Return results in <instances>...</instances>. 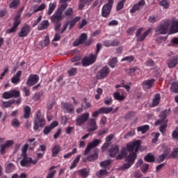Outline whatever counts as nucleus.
Segmentation results:
<instances>
[{
    "label": "nucleus",
    "mask_w": 178,
    "mask_h": 178,
    "mask_svg": "<svg viewBox=\"0 0 178 178\" xmlns=\"http://www.w3.org/2000/svg\"><path fill=\"white\" fill-rule=\"evenodd\" d=\"M70 0H60L63 4L60 6V7L56 10L55 13L51 16V20L52 23H54V30L56 31H59V29L62 27V20H63V12L66 8H67V3Z\"/></svg>",
    "instance_id": "nucleus-1"
},
{
    "label": "nucleus",
    "mask_w": 178,
    "mask_h": 178,
    "mask_svg": "<svg viewBox=\"0 0 178 178\" xmlns=\"http://www.w3.org/2000/svg\"><path fill=\"white\" fill-rule=\"evenodd\" d=\"M169 113H170V108L165 109L160 114V119L155 122L156 126H159V124H161L159 130L162 134H165V132L166 131V127H168V120L166 118H168V115H169Z\"/></svg>",
    "instance_id": "nucleus-2"
},
{
    "label": "nucleus",
    "mask_w": 178,
    "mask_h": 178,
    "mask_svg": "<svg viewBox=\"0 0 178 178\" xmlns=\"http://www.w3.org/2000/svg\"><path fill=\"white\" fill-rule=\"evenodd\" d=\"M22 13H23V8H21L17 13V15L13 18V27L7 29L6 34H12V33H16L22 23Z\"/></svg>",
    "instance_id": "nucleus-3"
},
{
    "label": "nucleus",
    "mask_w": 178,
    "mask_h": 178,
    "mask_svg": "<svg viewBox=\"0 0 178 178\" xmlns=\"http://www.w3.org/2000/svg\"><path fill=\"white\" fill-rule=\"evenodd\" d=\"M45 123H47V121L44 115L41 113V110H38L33 121V130L37 131V130H39L40 127L42 129L45 126Z\"/></svg>",
    "instance_id": "nucleus-4"
},
{
    "label": "nucleus",
    "mask_w": 178,
    "mask_h": 178,
    "mask_svg": "<svg viewBox=\"0 0 178 178\" xmlns=\"http://www.w3.org/2000/svg\"><path fill=\"white\" fill-rule=\"evenodd\" d=\"M136 159H137V153L131 152L126 157L125 161L128 163H125L122 165V166L118 168V170L122 171L124 170V169H130L131 165H134V162H136Z\"/></svg>",
    "instance_id": "nucleus-5"
},
{
    "label": "nucleus",
    "mask_w": 178,
    "mask_h": 178,
    "mask_svg": "<svg viewBox=\"0 0 178 178\" xmlns=\"http://www.w3.org/2000/svg\"><path fill=\"white\" fill-rule=\"evenodd\" d=\"M22 159L20 161V165L22 168H30L31 163L33 165H37L38 160H33L31 157L27 156V152H24L22 154Z\"/></svg>",
    "instance_id": "nucleus-6"
},
{
    "label": "nucleus",
    "mask_w": 178,
    "mask_h": 178,
    "mask_svg": "<svg viewBox=\"0 0 178 178\" xmlns=\"http://www.w3.org/2000/svg\"><path fill=\"white\" fill-rule=\"evenodd\" d=\"M113 0H108V2L104 4L102 8V17H109L111 12H112V6H113Z\"/></svg>",
    "instance_id": "nucleus-7"
},
{
    "label": "nucleus",
    "mask_w": 178,
    "mask_h": 178,
    "mask_svg": "<svg viewBox=\"0 0 178 178\" xmlns=\"http://www.w3.org/2000/svg\"><path fill=\"white\" fill-rule=\"evenodd\" d=\"M172 23V19H166L160 24L157 27L156 31L160 34H168V30H169V26Z\"/></svg>",
    "instance_id": "nucleus-8"
},
{
    "label": "nucleus",
    "mask_w": 178,
    "mask_h": 178,
    "mask_svg": "<svg viewBox=\"0 0 178 178\" xmlns=\"http://www.w3.org/2000/svg\"><path fill=\"white\" fill-rule=\"evenodd\" d=\"M80 20V17H76L73 18L72 20H68L65 22L63 26V29L60 31V34H63L64 32L66 31L67 29V26H69V30H72L74 26H76V23Z\"/></svg>",
    "instance_id": "nucleus-9"
},
{
    "label": "nucleus",
    "mask_w": 178,
    "mask_h": 178,
    "mask_svg": "<svg viewBox=\"0 0 178 178\" xmlns=\"http://www.w3.org/2000/svg\"><path fill=\"white\" fill-rule=\"evenodd\" d=\"M111 73V69L107 65L103 67L96 74L97 80H102V79H106L108 75Z\"/></svg>",
    "instance_id": "nucleus-10"
},
{
    "label": "nucleus",
    "mask_w": 178,
    "mask_h": 178,
    "mask_svg": "<svg viewBox=\"0 0 178 178\" xmlns=\"http://www.w3.org/2000/svg\"><path fill=\"white\" fill-rule=\"evenodd\" d=\"M61 108L64 113H69L70 115L74 113V106L72 103L63 102L61 103Z\"/></svg>",
    "instance_id": "nucleus-11"
},
{
    "label": "nucleus",
    "mask_w": 178,
    "mask_h": 178,
    "mask_svg": "<svg viewBox=\"0 0 178 178\" xmlns=\"http://www.w3.org/2000/svg\"><path fill=\"white\" fill-rule=\"evenodd\" d=\"M97 60V55H94L91 54L88 57H84L82 60V66H90V65H92V63H95V61Z\"/></svg>",
    "instance_id": "nucleus-12"
},
{
    "label": "nucleus",
    "mask_w": 178,
    "mask_h": 178,
    "mask_svg": "<svg viewBox=\"0 0 178 178\" xmlns=\"http://www.w3.org/2000/svg\"><path fill=\"white\" fill-rule=\"evenodd\" d=\"M14 144L15 141L12 140H7L6 143L1 144L0 145V154L1 155H5V154H6V151H8L9 148H12Z\"/></svg>",
    "instance_id": "nucleus-13"
},
{
    "label": "nucleus",
    "mask_w": 178,
    "mask_h": 178,
    "mask_svg": "<svg viewBox=\"0 0 178 178\" xmlns=\"http://www.w3.org/2000/svg\"><path fill=\"white\" fill-rule=\"evenodd\" d=\"M140 145H141V140H136L131 144L127 145V149L129 151V152H130V154L131 152H134L133 151H135L134 153L136 154V152H138Z\"/></svg>",
    "instance_id": "nucleus-14"
},
{
    "label": "nucleus",
    "mask_w": 178,
    "mask_h": 178,
    "mask_svg": "<svg viewBox=\"0 0 178 178\" xmlns=\"http://www.w3.org/2000/svg\"><path fill=\"white\" fill-rule=\"evenodd\" d=\"M39 81L40 76L37 74H31L26 81V84L29 87H33V86H35Z\"/></svg>",
    "instance_id": "nucleus-15"
},
{
    "label": "nucleus",
    "mask_w": 178,
    "mask_h": 178,
    "mask_svg": "<svg viewBox=\"0 0 178 178\" xmlns=\"http://www.w3.org/2000/svg\"><path fill=\"white\" fill-rule=\"evenodd\" d=\"M99 140L95 139L92 142L88 143L83 152V155H88L90 151H91L92 148H95V147H98V145H99Z\"/></svg>",
    "instance_id": "nucleus-16"
},
{
    "label": "nucleus",
    "mask_w": 178,
    "mask_h": 178,
    "mask_svg": "<svg viewBox=\"0 0 178 178\" xmlns=\"http://www.w3.org/2000/svg\"><path fill=\"white\" fill-rule=\"evenodd\" d=\"M90 118L89 113H85L82 115H79L76 119V126H81V124H84L88 118Z\"/></svg>",
    "instance_id": "nucleus-17"
},
{
    "label": "nucleus",
    "mask_w": 178,
    "mask_h": 178,
    "mask_svg": "<svg viewBox=\"0 0 178 178\" xmlns=\"http://www.w3.org/2000/svg\"><path fill=\"white\" fill-rule=\"evenodd\" d=\"M31 31V27H30V25L25 24L18 33V37H20L21 38H23V37H27V35L30 34Z\"/></svg>",
    "instance_id": "nucleus-18"
},
{
    "label": "nucleus",
    "mask_w": 178,
    "mask_h": 178,
    "mask_svg": "<svg viewBox=\"0 0 178 178\" xmlns=\"http://www.w3.org/2000/svg\"><path fill=\"white\" fill-rule=\"evenodd\" d=\"M87 38H88V36L87 35V33H81L78 39H76L74 42L73 43L74 47H79V45H81L83 44L86 43V41H87Z\"/></svg>",
    "instance_id": "nucleus-19"
},
{
    "label": "nucleus",
    "mask_w": 178,
    "mask_h": 178,
    "mask_svg": "<svg viewBox=\"0 0 178 178\" xmlns=\"http://www.w3.org/2000/svg\"><path fill=\"white\" fill-rule=\"evenodd\" d=\"M58 124H59V123L57 121H54L49 126H46L44 128L43 134L45 136H48V134H49V133H51V131H52V130H54V129H55V127H57V126H58Z\"/></svg>",
    "instance_id": "nucleus-20"
},
{
    "label": "nucleus",
    "mask_w": 178,
    "mask_h": 178,
    "mask_svg": "<svg viewBox=\"0 0 178 178\" xmlns=\"http://www.w3.org/2000/svg\"><path fill=\"white\" fill-rule=\"evenodd\" d=\"M145 6V1L140 0L137 3L133 6L132 8L130 10V13H136L137 10L143 9Z\"/></svg>",
    "instance_id": "nucleus-21"
},
{
    "label": "nucleus",
    "mask_w": 178,
    "mask_h": 178,
    "mask_svg": "<svg viewBox=\"0 0 178 178\" xmlns=\"http://www.w3.org/2000/svg\"><path fill=\"white\" fill-rule=\"evenodd\" d=\"M170 33L171 34H176L178 33V19H172L170 22Z\"/></svg>",
    "instance_id": "nucleus-22"
},
{
    "label": "nucleus",
    "mask_w": 178,
    "mask_h": 178,
    "mask_svg": "<svg viewBox=\"0 0 178 178\" xmlns=\"http://www.w3.org/2000/svg\"><path fill=\"white\" fill-rule=\"evenodd\" d=\"M154 84H155V79H151L144 81L142 86L144 90H149L154 87Z\"/></svg>",
    "instance_id": "nucleus-23"
},
{
    "label": "nucleus",
    "mask_w": 178,
    "mask_h": 178,
    "mask_svg": "<svg viewBox=\"0 0 178 178\" xmlns=\"http://www.w3.org/2000/svg\"><path fill=\"white\" fill-rule=\"evenodd\" d=\"M178 64V55H175L172 56L170 58H169L168 61V65L170 69H172L173 67H176Z\"/></svg>",
    "instance_id": "nucleus-24"
},
{
    "label": "nucleus",
    "mask_w": 178,
    "mask_h": 178,
    "mask_svg": "<svg viewBox=\"0 0 178 178\" xmlns=\"http://www.w3.org/2000/svg\"><path fill=\"white\" fill-rule=\"evenodd\" d=\"M89 123V128L88 129V131H95L98 127H97V121L95 118H90L88 120Z\"/></svg>",
    "instance_id": "nucleus-25"
},
{
    "label": "nucleus",
    "mask_w": 178,
    "mask_h": 178,
    "mask_svg": "<svg viewBox=\"0 0 178 178\" xmlns=\"http://www.w3.org/2000/svg\"><path fill=\"white\" fill-rule=\"evenodd\" d=\"M161 103V95L159 93H157L154 95L153 99H152V103L151 104V108H155V106H158L159 104Z\"/></svg>",
    "instance_id": "nucleus-26"
},
{
    "label": "nucleus",
    "mask_w": 178,
    "mask_h": 178,
    "mask_svg": "<svg viewBox=\"0 0 178 178\" xmlns=\"http://www.w3.org/2000/svg\"><path fill=\"white\" fill-rule=\"evenodd\" d=\"M120 147L119 145H115L112 146L111 148L109 149L110 156L111 158H115L118 154H119Z\"/></svg>",
    "instance_id": "nucleus-27"
},
{
    "label": "nucleus",
    "mask_w": 178,
    "mask_h": 178,
    "mask_svg": "<svg viewBox=\"0 0 178 178\" xmlns=\"http://www.w3.org/2000/svg\"><path fill=\"white\" fill-rule=\"evenodd\" d=\"M22 73V70H19L17 72L16 74L13 76L11 79V83H13V84H19Z\"/></svg>",
    "instance_id": "nucleus-28"
},
{
    "label": "nucleus",
    "mask_w": 178,
    "mask_h": 178,
    "mask_svg": "<svg viewBox=\"0 0 178 178\" xmlns=\"http://www.w3.org/2000/svg\"><path fill=\"white\" fill-rule=\"evenodd\" d=\"M49 27V21L48 20H43L40 25L38 26V30L41 31L42 30H47Z\"/></svg>",
    "instance_id": "nucleus-29"
},
{
    "label": "nucleus",
    "mask_w": 178,
    "mask_h": 178,
    "mask_svg": "<svg viewBox=\"0 0 178 178\" xmlns=\"http://www.w3.org/2000/svg\"><path fill=\"white\" fill-rule=\"evenodd\" d=\"M78 175L83 178L88 177V175H90V169L88 168H83L81 170H78Z\"/></svg>",
    "instance_id": "nucleus-30"
},
{
    "label": "nucleus",
    "mask_w": 178,
    "mask_h": 178,
    "mask_svg": "<svg viewBox=\"0 0 178 178\" xmlns=\"http://www.w3.org/2000/svg\"><path fill=\"white\" fill-rule=\"evenodd\" d=\"M151 31V29H148L143 34L139 35V36L136 37V40L138 42H141L147 38V36L149 34V32Z\"/></svg>",
    "instance_id": "nucleus-31"
},
{
    "label": "nucleus",
    "mask_w": 178,
    "mask_h": 178,
    "mask_svg": "<svg viewBox=\"0 0 178 178\" xmlns=\"http://www.w3.org/2000/svg\"><path fill=\"white\" fill-rule=\"evenodd\" d=\"M80 158H81V154H79L76 156V157L72 161V163L70 167V170H73V169H74V168H76L77 163H79V162H80Z\"/></svg>",
    "instance_id": "nucleus-32"
},
{
    "label": "nucleus",
    "mask_w": 178,
    "mask_h": 178,
    "mask_svg": "<svg viewBox=\"0 0 178 178\" xmlns=\"http://www.w3.org/2000/svg\"><path fill=\"white\" fill-rule=\"evenodd\" d=\"M81 108H83L84 111H87L89 108H91V103L88 102L87 98H83L81 102Z\"/></svg>",
    "instance_id": "nucleus-33"
},
{
    "label": "nucleus",
    "mask_w": 178,
    "mask_h": 178,
    "mask_svg": "<svg viewBox=\"0 0 178 178\" xmlns=\"http://www.w3.org/2000/svg\"><path fill=\"white\" fill-rule=\"evenodd\" d=\"M99 109L100 113L108 115V113H111L113 111V107H102Z\"/></svg>",
    "instance_id": "nucleus-34"
},
{
    "label": "nucleus",
    "mask_w": 178,
    "mask_h": 178,
    "mask_svg": "<svg viewBox=\"0 0 178 178\" xmlns=\"http://www.w3.org/2000/svg\"><path fill=\"white\" fill-rule=\"evenodd\" d=\"M56 169V166L53 165L49 168L50 172L47 173L46 178H54L55 177V175H56V170H54Z\"/></svg>",
    "instance_id": "nucleus-35"
},
{
    "label": "nucleus",
    "mask_w": 178,
    "mask_h": 178,
    "mask_svg": "<svg viewBox=\"0 0 178 178\" xmlns=\"http://www.w3.org/2000/svg\"><path fill=\"white\" fill-rule=\"evenodd\" d=\"M31 113V108L29 106L24 107V118L29 119L30 118V114Z\"/></svg>",
    "instance_id": "nucleus-36"
},
{
    "label": "nucleus",
    "mask_w": 178,
    "mask_h": 178,
    "mask_svg": "<svg viewBox=\"0 0 178 178\" xmlns=\"http://www.w3.org/2000/svg\"><path fill=\"white\" fill-rule=\"evenodd\" d=\"M73 8H68L64 13V15H62L63 16V19H64L65 17H68L69 19H70V17H72V16H73Z\"/></svg>",
    "instance_id": "nucleus-37"
},
{
    "label": "nucleus",
    "mask_w": 178,
    "mask_h": 178,
    "mask_svg": "<svg viewBox=\"0 0 178 178\" xmlns=\"http://www.w3.org/2000/svg\"><path fill=\"white\" fill-rule=\"evenodd\" d=\"M144 161L145 162L152 163V162H155V156L152 155L151 153H149L145 156Z\"/></svg>",
    "instance_id": "nucleus-38"
},
{
    "label": "nucleus",
    "mask_w": 178,
    "mask_h": 178,
    "mask_svg": "<svg viewBox=\"0 0 178 178\" xmlns=\"http://www.w3.org/2000/svg\"><path fill=\"white\" fill-rule=\"evenodd\" d=\"M138 131H141L142 134H145L149 130V125L145 124L137 127Z\"/></svg>",
    "instance_id": "nucleus-39"
},
{
    "label": "nucleus",
    "mask_w": 178,
    "mask_h": 178,
    "mask_svg": "<svg viewBox=\"0 0 178 178\" xmlns=\"http://www.w3.org/2000/svg\"><path fill=\"white\" fill-rule=\"evenodd\" d=\"M61 148H60V145H56L52 150H51V152H52V156H56V155H58V154L60 153V152L61 151Z\"/></svg>",
    "instance_id": "nucleus-40"
},
{
    "label": "nucleus",
    "mask_w": 178,
    "mask_h": 178,
    "mask_svg": "<svg viewBox=\"0 0 178 178\" xmlns=\"http://www.w3.org/2000/svg\"><path fill=\"white\" fill-rule=\"evenodd\" d=\"M113 98L116 101H124V95H120L119 92H115L113 93Z\"/></svg>",
    "instance_id": "nucleus-41"
},
{
    "label": "nucleus",
    "mask_w": 178,
    "mask_h": 178,
    "mask_svg": "<svg viewBox=\"0 0 178 178\" xmlns=\"http://www.w3.org/2000/svg\"><path fill=\"white\" fill-rule=\"evenodd\" d=\"M111 163H112V160H106L104 161L100 162L99 165L101 168H103L104 169H106V168H109V166H111Z\"/></svg>",
    "instance_id": "nucleus-42"
},
{
    "label": "nucleus",
    "mask_w": 178,
    "mask_h": 178,
    "mask_svg": "<svg viewBox=\"0 0 178 178\" xmlns=\"http://www.w3.org/2000/svg\"><path fill=\"white\" fill-rule=\"evenodd\" d=\"M161 19L159 18V15H151L148 18L149 23H156V22H159Z\"/></svg>",
    "instance_id": "nucleus-43"
},
{
    "label": "nucleus",
    "mask_w": 178,
    "mask_h": 178,
    "mask_svg": "<svg viewBox=\"0 0 178 178\" xmlns=\"http://www.w3.org/2000/svg\"><path fill=\"white\" fill-rule=\"evenodd\" d=\"M15 169V164L10 163L6 167V173H12Z\"/></svg>",
    "instance_id": "nucleus-44"
},
{
    "label": "nucleus",
    "mask_w": 178,
    "mask_h": 178,
    "mask_svg": "<svg viewBox=\"0 0 178 178\" xmlns=\"http://www.w3.org/2000/svg\"><path fill=\"white\" fill-rule=\"evenodd\" d=\"M96 159H98V153H97V152L88 156V161L89 162H93V161H96Z\"/></svg>",
    "instance_id": "nucleus-45"
},
{
    "label": "nucleus",
    "mask_w": 178,
    "mask_h": 178,
    "mask_svg": "<svg viewBox=\"0 0 178 178\" xmlns=\"http://www.w3.org/2000/svg\"><path fill=\"white\" fill-rule=\"evenodd\" d=\"M15 102H16V100H15V99H11L8 102H3L2 106H3V108H10L12 106V105H13V104H15Z\"/></svg>",
    "instance_id": "nucleus-46"
},
{
    "label": "nucleus",
    "mask_w": 178,
    "mask_h": 178,
    "mask_svg": "<svg viewBox=\"0 0 178 178\" xmlns=\"http://www.w3.org/2000/svg\"><path fill=\"white\" fill-rule=\"evenodd\" d=\"M56 8V3H50L49 5V10L47 11V15H52Z\"/></svg>",
    "instance_id": "nucleus-47"
},
{
    "label": "nucleus",
    "mask_w": 178,
    "mask_h": 178,
    "mask_svg": "<svg viewBox=\"0 0 178 178\" xmlns=\"http://www.w3.org/2000/svg\"><path fill=\"white\" fill-rule=\"evenodd\" d=\"M11 126L15 129L20 127V120H19L17 118L13 119L11 120Z\"/></svg>",
    "instance_id": "nucleus-48"
},
{
    "label": "nucleus",
    "mask_w": 178,
    "mask_h": 178,
    "mask_svg": "<svg viewBox=\"0 0 178 178\" xmlns=\"http://www.w3.org/2000/svg\"><path fill=\"white\" fill-rule=\"evenodd\" d=\"M127 0H121L120 1L116 6V10H122L124 8V3Z\"/></svg>",
    "instance_id": "nucleus-49"
},
{
    "label": "nucleus",
    "mask_w": 178,
    "mask_h": 178,
    "mask_svg": "<svg viewBox=\"0 0 178 178\" xmlns=\"http://www.w3.org/2000/svg\"><path fill=\"white\" fill-rule=\"evenodd\" d=\"M20 3V0H13L10 4L9 8L10 9H16L17 8V6H19Z\"/></svg>",
    "instance_id": "nucleus-50"
},
{
    "label": "nucleus",
    "mask_w": 178,
    "mask_h": 178,
    "mask_svg": "<svg viewBox=\"0 0 178 178\" xmlns=\"http://www.w3.org/2000/svg\"><path fill=\"white\" fill-rule=\"evenodd\" d=\"M74 154H77V148H74L71 152H69L63 156V158L65 159H69L72 155H74Z\"/></svg>",
    "instance_id": "nucleus-51"
},
{
    "label": "nucleus",
    "mask_w": 178,
    "mask_h": 178,
    "mask_svg": "<svg viewBox=\"0 0 178 178\" xmlns=\"http://www.w3.org/2000/svg\"><path fill=\"white\" fill-rule=\"evenodd\" d=\"M118 63V58L116 57L113 58L111 60L108 62V66L111 67L112 69H114V67L116 66Z\"/></svg>",
    "instance_id": "nucleus-52"
},
{
    "label": "nucleus",
    "mask_w": 178,
    "mask_h": 178,
    "mask_svg": "<svg viewBox=\"0 0 178 178\" xmlns=\"http://www.w3.org/2000/svg\"><path fill=\"white\" fill-rule=\"evenodd\" d=\"M160 6H163L165 9H169V6H170V3L168 1V0H162L159 3Z\"/></svg>",
    "instance_id": "nucleus-53"
},
{
    "label": "nucleus",
    "mask_w": 178,
    "mask_h": 178,
    "mask_svg": "<svg viewBox=\"0 0 178 178\" xmlns=\"http://www.w3.org/2000/svg\"><path fill=\"white\" fill-rule=\"evenodd\" d=\"M126 60L127 62H129V63H131V62H134V56H128L124 57L123 58H122L121 62H124Z\"/></svg>",
    "instance_id": "nucleus-54"
},
{
    "label": "nucleus",
    "mask_w": 178,
    "mask_h": 178,
    "mask_svg": "<svg viewBox=\"0 0 178 178\" xmlns=\"http://www.w3.org/2000/svg\"><path fill=\"white\" fill-rule=\"evenodd\" d=\"M11 93V98H17L20 97V91L19 90H11L10 91Z\"/></svg>",
    "instance_id": "nucleus-55"
},
{
    "label": "nucleus",
    "mask_w": 178,
    "mask_h": 178,
    "mask_svg": "<svg viewBox=\"0 0 178 178\" xmlns=\"http://www.w3.org/2000/svg\"><path fill=\"white\" fill-rule=\"evenodd\" d=\"M104 175H108V170H106V169L104 170L101 169L99 172L96 173V176L97 177H99L101 176H104Z\"/></svg>",
    "instance_id": "nucleus-56"
},
{
    "label": "nucleus",
    "mask_w": 178,
    "mask_h": 178,
    "mask_svg": "<svg viewBox=\"0 0 178 178\" xmlns=\"http://www.w3.org/2000/svg\"><path fill=\"white\" fill-rule=\"evenodd\" d=\"M170 89H171L172 92L177 93L178 92V83H172Z\"/></svg>",
    "instance_id": "nucleus-57"
},
{
    "label": "nucleus",
    "mask_w": 178,
    "mask_h": 178,
    "mask_svg": "<svg viewBox=\"0 0 178 178\" xmlns=\"http://www.w3.org/2000/svg\"><path fill=\"white\" fill-rule=\"evenodd\" d=\"M136 70H140V69L138 68V67L135 66V67H132L129 69H127L126 70V72L128 73L129 74H130L131 73H134V72H136Z\"/></svg>",
    "instance_id": "nucleus-58"
},
{
    "label": "nucleus",
    "mask_w": 178,
    "mask_h": 178,
    "mask_svg": "<svg viewBox=\"0 0 178 178\" xmlns=\"http://www.w3.org/2000/svg\"><path fill=\"white\" fill-rule=\"evenodd\" d=\"M149 168V165L145 163L141 168V172H143V173H147V172H148V169Z\"/></svg>",
    "instance_id": "nucleus-59"
},
{
    "label": "nucleus",
    "mask_w": 178,
    "mask_h": 178,
    "mask_svg": "<svg viewBox=\"0 0 178 178\" xmlns=\"http://www.w3.org/2000/svg\"><path fill=\"white\" fill-rule=\"evenodd\" d=\"M136 134V131L134 130L129 131L124 136V138H129V137H133Z\"/></svg>",
    "instance_id": "nucleus-60"
},
{
    "label": "nucleus",
    "mask_w": 178,
    "mask_h": 178,
    "mask_svg": "<svg viewBox=\"0 0 178 178\" xmlns=\"http://www.w3.org/2000/svg\"><path fill=\"white\" fill-rule=\"evenodd\" d=\"M3 98L4 99H10V98H12V95L10 92H4L3 93Z\"/></svg>",
    "instance_id": "nucleus-61"
},
{
    "label": "nucleus",
    "mask_w": 178,
    "mask_h": 178,
    "mask_svg": "<svg viewBox=\"0 0 178 178\" xmlns=\"http://www.w3.org/2000/svg\"><path fill=\"white\" fill-rule=\"evenodd\" d=\"M23 92L25 94V97H29L30 95V88L27 86H24L22 88Z\"/></svg>",
    "instance_id": "nucleus-62"
},
{
    "label": "nucleus",
    "mask_w": 178,
    "mask_h": 178,
    "mask_svg": "<svg viewBox=\"0 0 178 178\" xmlns=\"http://www.w3.org/2000/svg\"><path fill=\"white\" fill-rule=\"evenodd\" d=\"M120 42L118 39L111 40V47H119Z\"/></svg>",
    "instance_id": "nucleus-63"
},
{
    "label": "nucleus",
    "mask_w": 178,
    "mask_h": 178,
    "mask_svg": "<svg viewBox=\"0 0 178 178\" xmlns=\"http://www.w3.org/2000/svg\"><path fill=\"white\" fill-rule=\"evenodd\" d=\"M171 158H178V147L175 148L170 155Z\"/></svg>",
    "instance_id": "nucleus-64"
}]
</instances>
